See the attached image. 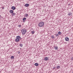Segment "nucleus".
<instances>
[{"label": "nucleus", "instance_id": "obj_1", "mask_svg": "<svg viewBox=\"0 0 73 73\" xmlns=\"http://www.w3.org/2000/svg\"><path fill=\"white\" fill-rule=\"evenodd\" d=\"M20 39H21V37H20V36H17L16 37V38L15 40V41L17 42H19Z\"/></svg>", "mask_w": 73, "mask_h": 73}, {"label": "nucleus", "instance_id": "obj_2", "mask_svg": "<svg viewBox=\"0 0 73 73\" xmlns=\"http://www.w3.org/2000/svg\"><path fill=\"white\" fill-rule=\"evenodd\" d=\"M44 25V23L43 22H41L38 23V26L39 27H42Z\"/></svg>", "mask_w": 73, "mask_h": 73}, {"label": "nucleus", "instance_id": "obj_3", "mask_svg": "<svg viewBox=\"0 0 73 73\" xmlns=\"http://www.w3.org/2000/svg\"><path fill=\"white\" fill-rule=\"evenodd\" d=\"M21 32L22 35H25V33H27V31H26V30H25V29H22L21 30Z\"/></svg>", "mask_w": 73, "mask_h": 73}, {"label": "nucleus", "instance_id": "obj_4", "mask_svg": "<svg viewBox=\"0 0 73 73\" xmlns=\"http://www.w3.org/2000/svg\"><path fill=\"white\" fill-rule=\"evenodd\" d=\"M29 5L28 3L25 4V7H28L29 6Z\"/></svg>", "mask_w": 73, "mask_h": 73}, {"label": "nucleus", "instance_id": "obj_5", "mask_svg": "<svg viewBox=\"0 0 73 73\" xmlns=\"http://www.w3.org/2000/svg\"><path fill=\"white\" fill-rule=\"evenodd\" d=\"M65 40L66 41H69V38L68 37H66L65 38Z\"/></svg>", "mask_w": 73, "mask_h": 73}, {"label": "nucleus", "instance_id": "obj_6", "mask_svg": "<svg viewBox=\"0 0 73 73\" xmlns=\"http://www.w3.org/2000/svg\"><path fill=\"white\" fill-rule=\"evenodd\" d=\"M11 9L13 10H15L16 9V7L14 6H13L11 7Z\"/></svg>", "mask_w": 73, "mask_h": 73}, {"label": "nucleus", "instance_id": "obj_7", "mask_svg": "<svg viewBox=\"0 0 73 73\" xmlns=\"http://www.w3.org/2000/svg\"><path fill=\"white\" fill-rule=\"evenodd\" d=\"M72 13L70 12L69 13H68V15H69V16H72Z\"/></svg>", "mask_w": 73, "mask_h": 73}, {"label": "nucleus", "instance_id": "obj_8", "mask_svg": "<svg viewBox=\"0 0 73 73\" xmlns=\"http://www.w3.org/2000/svg\"><path fill=\"white\" fill-rule=\"evenodd\" d=\"M9 12L11 13H13V10H10Z\"/></svg>", "mask_w": 73, "mask_h": 73}, {"label": "nucleus", "instance_id": "obj_9", "mask_svg": "<svg viewBox=\"0 0 73 73\" xmlns=\"http://www.w3.org/2000/svg\"><path fill=\"white\" fill-rule=\"evenodd\" d=\"M54 48L55 50H58V46H55L54 47Z\"/></svg>", "mask_w": 73, "mask_h": 73}, {"label": "nucleus", "instance_id": "obj_10", "mask_svg": "<svg viewBox=\"0 0 73 73\" xmlns=\"http://www.w3.org/2000/svg\"><path fill=\"white\" fill-rule=\"evenodd\" d=\"M60 68H61V67L60 66H56V68L57 69H60Z\"/></svg>", "mask_w": 73, "mask_h": 73}, {"label": "nucleus", "instance_id": "obj_11", "mask_svg": "<svg viewBox=\"0 0 73 73\" xmlns=\"http://www.w3.org/2000/svg\"><path fill=\"white\" fill-rule=\"evenodd\" d=\"M48 60V58L47 57H46L44 58V60L45 61H47Z\"/></svg>", "mask_w": 73, "mask_h": 73}, {"label": "nucleus", "instance_id": "obj_12", "mask_svg": "<svg viewBox=\"0 0 73 73\" xmlns=\"http://www.w3.org/2000/svg\"><path fill=\"white\" fill-rule=\"evenodd\" d=\"M15 15V13H12L11 14V16H14Z\"/></svg>", "mask_w": 73, "mask_h": 73}, {"label": "nucleus", "instance_id": "obj_13", "mask_svg": "<svg viewBox=\"0 0 73 73\" xmlns=\"http://www.w3.org/2000/svg\"><path fill=\"white\" fill-rule=\"evenodd\" d=\"M35 66H37L38 65V64L37 63H35Z\"/></svg>", "mask_w": 73, "mask_h": 73}, {"label": "nucleus", "instance_id": "obj_14", "mask_svg": "<svg viewBox=\"0 0 73 73\" xmlns=\"http://www.w3.org/2000/svg\"><path fill=\"white\" fill-rule=\"evenodd\" d=\"M25 17H29V15H28V14H25Z\"/></svg>", "mask_w": 73, "mask_h": 73}, {"label": "nucleus", "instance_id": "obj_15", "mask_svg": "<svg viewBox=\"0 0 73 73\" xmlns=\"http://www.w3.org/2000/svg\"><path fill=\"white\" fill-rule=\"evenodd\" d=\"M51 37L52 38H53V39H54V38H55V37L54 36H51Z\"/></svg>", "mask_w": 73, "mask_h": 73}, {"label": "nucleus", "instance_id": "obj_16", "mask_svg": "<svg viewBox=\"0 0 73 73\" xmlns=\"http://www.w3.org/2000/svg\"><path fill=\"white\" fill-rule=\"evenodd\" d=\"M58 35H61V34H62V33H61V32H60V31L58 32Z\"/></svg>", "mask_w": 73, "mask_h": 73}, {"label": "nucleus", "instance_id": "obj_17", "mask_svg": "<svg viewBox=\"0 0 73 73\" xmlns=\"http://www.w3.org/2000/svg\"><path fill=\"white\" fill-rule=\"evenodd\" d=\"M35 32L34 31H31V33H32V35H33V34H34L35 33Z\"/></svg>", "mask_w": 73, "mask_h": 73}, {"label": "nucleus", "instance_id": "obj_18", "mask_svg": "<svg viewBox=\"0 0 73 73\" xmlns=\"http://www.w3.org/2000/svg\"><path fill=\"white\" fill-rule=\"evenodd\" d=\"M20 46H21V47H22L23 46V44H20Z\"/></svg>", "mask_w": 73, "mask_h": 73}, {"label": "nucleus", "instance_id": "obj_19", "mask_svg": "<svg viewBox=\"0 0 73 73\" xmlns=\"http://www.w3.org/2000/svg\"><path fill=\"white\" fill-rule=\"evenodd\" d=\"M11 59H13L14 58V56H11Z\"/></svg>", "mask_w": 73, "mask_h": 73}, {"label": "nucleus", "instance_id": "obj_20", "mask_svg": "<svg viewBox=\"0 0 73 73\" xmlns=\"http://www.w3.org/2000/svg\"><path fill=\"white\" fill-rule=\"evenodd\" d=\"M23 20H26V18H24L23 19Z\"/></svg>", "mask_w": 73, "mask_h": 73}, {"label": "nucleus", "instance_id": "obj_21", "mask_svg": "<svg viewBox=\"0 0 73 73\" xmlns=\"http://www.w3.org/2000/svg\"><path fill=\"white\" fill-rule=\"evenodd\" d=\"M55 36L56 37H57V36H58V34H56L55 35Z\"/></svg>", "mask_w": 73, "mask_h": 73}, {"label": "nucleus", "instance_id": "obj_22", "mask_svg": "<svg viewBox=\"0 0 73 73\" xmlns=\"http://www.w3.org/2000/svg\"><path fill=\"white\" fill-rule=\"evenodd\" d=\"M18 27H21V25H19L18 26Z\"/></svg>", "mask_w": 73, "mask_h": 73}, {"label": "nucleus", "instance_id": "obj_23", "mask_svg": "<svg viewBox=\"0 0 73 73\" xmlns=\"http://www.w3.org/2000/svg\"><path fill=\"white\" fill-rule=\"evenodd\" d=\"M71 60H73V57L71 58Z\"/></svg>", "mask_w": 73, "mask_h": 73}, {"label": "nucleus", "instance_id": "obj_24", "mask_svg": "<svg viewBox=\"0 0 73 73\" xmlns=\"http://www.w3.org/2000/svg\"><path fill=\"white\" fill-rule=\"evenodd\" d=\"M18 54H19L20 53V51H18Z\"/></svg>", "mask_w": 73, "mask_h": 73}, {"label": "nucleus", "instance_id": "obj_25", "mask_svg": "<svg viewBox=\"0 0 73 73\" xmlns=\"http://www.w3.org/2000/svg\"><path fill=\"white\" fill-rule=\"evenodd\" d=\"M55 68H55V67H54L53 68V69H55Z\"/></svg>", "mask_w": 73, "mask_h": 73}, {"label": "nucleus", "instance_id": "obj_26", "mask_svg": "<svg viewBox=\"0 0 73 73\" xmlns=\"http://www.w3.org/2000/svg\"><path fill=\"white\" fill-rule=\"evenodd\" d=\"M23 22H25V20H23Z\"/></svg>", "mask_w": 73, "mask_h": 73}, {"label": "nucleus", "instance_id": "obj_27", "mask_svg": "<svg viewBox=\"0 0 73 73\" xmlns=\"http://www.w3.org/2000/svg\"><path fill=\"white\" fill-rule=\"evenodd\" d=\"M1 15H0V18H1Z\"/></svg>", "mask_w": 73, "mask_h": 73}, {"label": "nucleus", "instance_id": "obj_28", "mask_svg": "<svg viewBox=\"0 0 73 73\" xmlns=\"http://www.w3.org/2000/svg\"><path fill=\"white\" fill-rule=\"evenodd\" d=\"M3 9H4V8H3Z\"/></svg>", "mask_w": 73, "mask_h": 73}, {"label": "nucleus", "instance_id": "obj_29", "mask_svg": "<svg viewBox=\"0 0 73 73\" xmlns=\"http://www.w3.org/2000/svg\"><path fill=\"white\" fill-rule=\"evenodd\" d=\"M3 9H4V8H3Z\"/></svg>", "mask_w": 73, "mask_h": 73}]
</instances>
